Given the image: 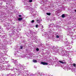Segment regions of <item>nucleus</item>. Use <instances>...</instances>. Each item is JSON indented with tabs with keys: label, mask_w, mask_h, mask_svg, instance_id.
<instances>
[{
	"label": "nucleus",
	"mask_w": 76,
	"mask_h": 76,
	"mask_svg": "<svg viewBox=\"0 0 76 76\" xmlns=\"http://www.w3.org/2000/svg\"><path fill=\"white\" fill-rule=\"evenodd\" d=\"M15 64L16 66L18 68L16 69V70H18L19 73H21V71L23 70V66L20 64L18 63L17 61H14Z\"/></svg>",
	"instance_id": "obj_1"
},
{
	"label": "nucleus",
	"mask_w": 76,
	"mask_h": 76,
	"mask_svg": "<svg viewBox=\"0 0 76 76\" xmlns=\"http://www.w3.org/2000/svg\"><path fill=\"white\" fill-rule=\"evenodd\" d=\"M60 51H61V53H62L63 54H64L65 56L67 57V56H69V54L66 51H64L63 50H60L59 49H58L56 51V52H60Z\"/></svg>",
	"instance_id": "obj_2"
},
{
	"label": "nucleus",
	"mask_w": 76,
	"mask_h": 76,
	"mask_svg": "<svg viewBox=\"0 0 76 76\" xmlns=\"http://www.w3.org/2000/svg\"><path fill=\"white\" fill-rule=\"evenodd\" d=\"M65 46H67V49L69 50V49H71L72 48V46L70 45V44L69 43V42L68 41H67L66 43H65Z\"/></svg>",
	"instance_id": "obj_3"
},
{
	"label": "nucleus",
	"mask_w": 76,
	"mask_h": 76,
	"mask_svg": "<svg viewBox=\"0 0 76 76\" xmlns=\"http://www.w3.org/2000/svg\"><path fill=\"white\" fill-rule=\"evenodd\" d=\"M3 70H7V67H6V66H5V67L3 66L1 67H0V70L1 71Z\"/></svg>",
	"instance_id": "obj_4"
},
{
	"label": "nucleus",
	"mask_w": 76,
	"mask_h": 76,
	"mask_svg": "<svg viewBox=\"0 0 76 76\" xmlns=\"http://www.w3.org/2000/svg\"><path fill=\"white\" fill-rule=\"evenodd\" d=\"M58 63L59 64H61V63H62V64H66V62L64 60L62 61H59L58 62Z\"/></svg>",
	"instance_id": "obj_5"
},
{
	"label": "nucleus",
	"mask_w": 76,
	"mask_h": 76,
	"mask_svg": "<svg viewBox=\"0 0 76 76\" xmlns=\"http://www.w3.org/2000/svg\"><path fill=\"white\" fill-rule=\"evenodd\" d=\"M41 64H43V65H48V63L44 62H41Z\"/></svg>",
	"instance_id": "obj_6"
},
{
	"label": "nucleus",
	"mask_w": 76,
	"mask_h": 76,
	"mask_svg": "<svg viewBox=\"0 0 76 76\" xmlns=\"http://www.w3.org/2000/svg\"><path fill=\"white\" fill-rule=\"evenodd\" d=\"M64 70H66V69H68H68H69V70H70V69H71V68L69 67V66H65V67L64 68Z\"/></svg>",
	"instance_id": "obj_7"
},
{
	"label": "nucleus",
	"mask_w": 76,
	"mask_h": 76,
	"mask_svg": "<svg viewBox=\"0 0 76 76\" xmlns=\"http://www.w3.org/2000/svg\"><path fill=\"white\" fill-rule=\"evenodd\" d=\"M53 24H51L50 25H49V28H50V29H51V28H53Z\"/></svg>",
	"instance_id": "obj_8"
},
{
	"label": "nucleus",
	"mask_w": 76,
	"mask_h": 76,
	"mask_svg": "<svg viewBox=\"0 0 76 76\" xmlns=\"http://www.w3.org/2000/svg\"><path fill=\"white\" fill-rule=\"evenodd\" d=\"M41 19H39L38 20V19H36V22L38 23H39L41 22Z\"/></svg>",
	"instance_id": "obj_9"
},
{
	"label": "nucleus",
	"mask_w": 76,
	"mask_h": 76,
	"mask_svg": "<svg viewBox=\"0 0 76 76\" xmlns=\"http://www.w3.org/2000/svg\"><path fill=\"white\" fill-rule=\"evenodd\" d=\"M56 37L57 38H59V37H60V34H56Z\"/></svg>",
	"instance_id": "obj_10"
},
{
	"label": "nucleus",
	"mask_w": 76,
	"mask_h": 76,
	"mask_svg": "<svg viewBox=\"0 0 76 76\" xmlns=\"http://www.w3.org/2000/svg\"><path fill=\"white\" fill-rule=\"evenodd\" d=\"M51 48L52 50H54V49H56V47H54V46H51Z\"/></svg>",
	"instance_id": "obj_11"
},
{
	"label": "nucleus",
	"mask_w": 76,
	"mask_h": 76,
	"mask_svg": "<svg viewBox=\"0 0 76 76\" xmlns=\"http://www.w3.org/2000/svg\"><path fill=\"white\" fill-rule=\"evenodd\" d=\"M23 18H19L18 19V20H19V21H20V20H22Z\"/></svg>",
	"instance_id": "obj_12"
},
{
	"label": "nucleus",
	"mask_w": 76,
	"mask_h": 76,
	"mask_svg": "<svg viewBox=\"0 0 76 76\" xmlns=\"http://www.w3.org/2000/svg\"><path fill=\"white\" fill-rule=\"evenodd\" d=\"M46 14L47 15H49V16L51 15V13L50 12L47 13Z\"/></svg>",
	"instance_id": "obj_13"
},
{
	"label": "nucleus",
	"mask_w": 76,
	"mask_h": 76,
	"mask_svg": "<svg viewBox=\"0 0 76 76\" xmlns=\"http://www.w3.org/2000/svg\"><path fill=\"white\" fill-rule=\"evenodd\" d=\"M33 62L34 63H37V61L35 60H33Z\"/></svg>",
	"instance_id": "obj_14"
},
{
	"label": "nucleus",
	"mask_w": 76,
	"mask_h": 76,
	"mask_svg": "<svg viewBox=\"0 0 76 76\" xmlns=\"http://www.w3.org/2000/svg\"><path fill=\"white\" fill-rule=\"evenodd\" d=\"M52 31L51 30V29H50V31L48 32L49 34H51V32Z\"/></svg>",
	"instance_id": "obj_15"
},
{
	"label": "nucleus",
	"mask_w": 76,
	"mask_h": 76,
	"mask_svg": "<svg viewBox=\"0 0 76 76\" xmlns=\"http://www.w3.org/2000/svg\"><path fill=\"white\" fill-rule=\"evenodd\" d=\"M39 26V25H38L37 24L36 25V27L37 28H38Z\"/></svg>",
	"instance_id": "obj_16"
},
{
	"label": "nucleus",
	"mask_w": 76,
	"mask_h": 76,
	"mask_svg": "<svg viewBox=\"0 0 76 76\" xmlns=\"http://www.w3.org/2000/svg\"><path fill=\"white\" fill-rule=\"evenodd\" d=\"M23 46H20V49H23Z\"/></svg>",
	"instance_id": "obj_17"
},
{
	"label": "nucleus",
	"mask_w": 76,
	"mask_h": 76,
	"mask_svg": "<svg viewBox=\"0 0 76 76\" xmlns=\"http://www.w3.org/2000/svg\"><path fill=\"white\" fill-rule=\"evenodd\" d=\"M72 70H73V71H74V72H76V69H72Z\"/></svg>",
	"instance_id": "obj_18"
},
{
	"label": "nucleus",
	"mask_w": 76,
	"mask_h": 76,
	"mask_svg": "<svg viewBox=\"0 0 76 76\" xmlns=\"http://www.w3.org/2000/svg\"><path fill=\"white\" fill-rule=\"evenodd\" d=\"M61 16L62 18H64V17H65V15H64V14H63Z\"/></svg>",
	"instance_id": "obj_19"
},
{
	"label": "nucleus",
	"mask_w": 76,
	"mask_h": 76,
	"mask_svg": "<svg viewBox=\"0 0 76 76\" xmlns=\"http://www.w3.org/2000/svg\"><path fill=\"white\" fill-rule=\"evenodd\" d=\"M73 66H74V67H76V64H73Z\"/></svg>",
	"instance_id": "obj_20"
},
{
	"label": "nucleus",
	"mask_w": 76,
	"mask_h": 76,
	"mask_svg": "<svg viewBox=\"0 0 76 76\" xmlns=\"http://www.w3.org/2000/svg\"><path fill=\"white\" fill-rule=\"evenodd\" d=\"M26 8H27V9H30V7H26Z\"/></svg>",
	"instance_id": "obj_21"
},
{
	"label": "nucleus",
	"mask_w": 76,
	"mask_h": 76,
	"mask_svg": "<svg viewBox=\"0 0 76 76\" xmlns=\"http://www.w3.org/2000/svg\"><path fill=\"white\" fill-rule=\"evenodd\" d=\"M7 3L8 4H10V2L8 1Z\"/></svg>",
	"instance_id": "obj_22"
},
{
	"label": "nucleus",
	"mask_w": 76,
	"mask_h": 76,
	"mask_svg": "<svg viewBox=\"0 0 76 76\" xmlns=\"http://www.w3.org/2000/svg\"><path fill=\"white\" fill-rule=\"evenodd\" d=\"M36 51H39V49L38 48H37L36 49Z\"/></svg>",
	"instance_id": "obj_23"
},
{
	"label": "nucleus",
	"mask_w": 76,
	"mask_h": 76,
	"mask_svg": "<svg viewBox=\"0 0 76 76\" xmlns=\"http://www.w3.org/2000/svg\"><path fill=\"white\" fill-rule=\"evenodd\" d=\"M30 32L31 33H34V32L32 31L31 30L30 31Z\"/></svg>",
	"instance_id": "obj_24"
},
{
	"label": "nucleus",
	"mask_w": 76,
	"mask_h": 76,
	"mask_svg": "<svg viewBox=\"0 0 76 76\" xmlns=\"http://www.w3.org/2000/svg\"><path fill=\"white\" fill-rule=\"evenodd\" d=\"M34 22V20H32L31 21V23H33Z\"/></svg>",
	"instance_id": "obj_25"
},
{
	"label": "nucleus",
	"mask_w": 76,
	"mask_h": 76,
	"mask_svg": "<svg viewBox=\"0 0 76 76\" xmlns=\"http://www.w3.org/2000/svg\"><path fill=\"white\" fill-rule=\"evenodd\" d=\"M29 2H32V0H29Z\"/></svg>",
	"instance_id": "obj_26"
},
{
	"label": "nucleus",
	"mask_w": 76,
	"mask_h": 76,
	"mask_svg": "<svg viewBox=\"0 0 76 76\" xmlns=\"http://www.w3.org/2000/svg\"><path fill=\"white\" fill-rule=\"evenodd\" d=\"M19 17H22V15H19Z\"/></svg>",
	"instance_id": "obj_27"
},
{
	"label": "nucleus",
	"mask_w": 76,
	"mask_h": 76,
	"mask_svg": "<svg viewBox=\"0 0 76 76\" xmlns=\"http://www.w3.org/2000/svg\"><path fill=\"white\" fill-rule=\"evenodd\" d=\"M17 54V53H15V54H14L15 56H16V54Z\"/></svg>",
	"instance_id": "obj_28"
},
{
	"label": "nucleus",
	"mask_w": 76,
	"mask_h": 76,
	"mask_svg": "<svg viewBox=\"0 0 76 76\" xmlns=\"http://www.w3.org/2000/svg\"><path fill=\"white\" fill-rule=\"evenodd\" d=\"M42 28H44V27H43V26H42Z\"/></svg>",
	"instance_id": "obj_29"
},
{
	"label": "nucleus",
	"mask_w": 76,
	"mask_h": 76,
	"mask_svg": "<svg viewBox=\"0 0 76 76\" xmlns=\"http://www.w3.org/2000/svg\"><path fill=\"white\" fill-rule=\"evenodd\" d=\"M33 10H33V9H32V10H31V11H32V12H33Z\"/></svg>",
	"instance_id": "obj_30"
},
{
	"label": "nucleus",
	"mask_w": 76,
	"mask_h": 76,
	"mask_svg": "<svg viewBox=\"0 0 76 76\" xmlns=\"http://www.w3.org/2000/svg\"><path fill=\"white\" fill-rule=\"evenodd\" d=\"M43 8H45H45H46L45 7H43Z\"/></svg>",
	"instance_id": "obj_31"
},
{
	"label": "nucleus",
	"mask_w": 76,
	"mask_h": 76,
	"mask_svg": "<svg viewBox=\"0 0 76 76\" xmlns=\"http://www.w3.org/2000/svg\"><path fill=\"white\" fill-rule=\"evenodd\" d=\"M75 12H76V10H75Z\"/></svg>",
	"instance_id": "obj_32"
},
{
	"label": "nucleus",
	"mask_w": 76,
	"mask_h": 76,
	"mask_svg": "<svg viewBox=\"0 0 76 76\" xmlns=\"http://www.w3.org/2000/svg\"><path fill=\"white\" fill-rule=\"evenodd\" d=\"M13 76V75H11L10 76Z\"/></svg>",
	"instance_id": "obj_33"
},
{
	"label": "nucleus",
	"mask_w": 76,
	"mask_h": 76,
	"mask_svg": "<svg viewBox=\"0 0 76 76\" xmlns=\"http://www.w3.org/2000/svg\"><path fill=\"white\" fill-rule=\"evenodd\" d=\"M64 48V47H63V48Z\"/></svg>",
	"instance_id": "obj_34"
},
{
	"label": "nucleus",
	"mask_w": 76,
	"mask_h": 76,
	"mask_svg": "<svg viewBox=\"0 0 76 76\" xmlns=\"http://www.w3.org/2000/svg\"><path fill=\"white\" fill-rule=\"evenodd\" d=\"M31 11V10H30Z\"/></svg>",
	"instance_id": "obj_35"
},
{
	"label": "nucleus",
	"mask_w": 76,
	"mask_h": 76,
	"mask_svg": "<svg viewBox=\"0 0 76 76\" xmlns=\"http://www.w3.org/2000/svg\"><path fill=\"white\" fill-rule=\"evenodd\" d=\"M48 35H47V36H48Z\"/></svg>",
	"instance_id": "obj_36"
},
{
	"label": "nucleus",
	"mask_w": 76,
	"mask_h": 76,
	"mask_svg": "<svg viewBox=\"0 0 76 76\" xmlns=\"http://www.w3.org/2000/svg\"><path fill=\"white\" fill-rule=\"evenodd\" d=\"M17 52H18V51H17Z\"/></svg>",
	"instance_id": "obj_37"
},
{
	"label": "nucleus",
	"mask_w": 76,
	"mask_h": 76,
	"mask_svg": "<svg viewBox=\"0 0 76 76\" xmlns=\"http://www.w3.org/2000/svg\"><path fill=\"white\" fill-rule=\"evenodd\" d=\"M35 66H34V67H35Z\"/></svg>",
	"instance_id": "obj_38"
}]
</instances>
